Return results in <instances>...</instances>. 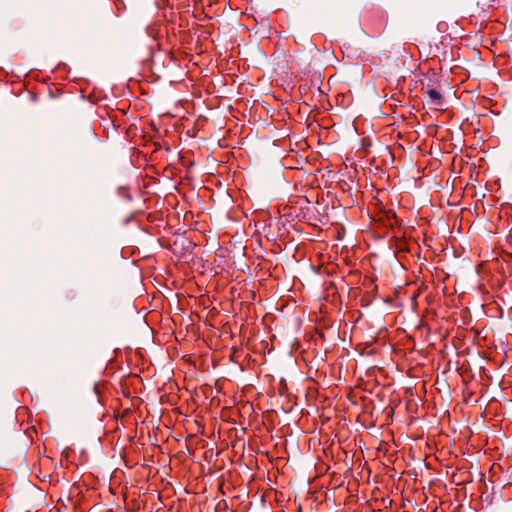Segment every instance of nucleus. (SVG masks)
I'll list each match as a JSON object with an SVG mask.
<instances>
[{"mask_svg": "<svg viewBox=\"0 0 512 512\" xmlns=\"http://www.w3.org/2000/svg\"><path fill=\"white\" fill-rule=\"evenodd\" d=\"M364 25L372 36L382 34L387 25V15L379 8H373L365 12Z\"/></svg>", "mask_w": 512, "mask_h": 512, "instance_id": "1", "label": "nucleus"}, {"mask_svg": "<svg viewBox=\"0 0 512 512\" xmlns=\"http://www.w3.org/2000/svg\"><path fill=\"white\" fill-rule=\"evenodd\" d=\"M426 95L429 97L430 105H433L435 107H441L443 104V97L441 93L436 89H428L426 92Z\"/></svg>", "mask_w": 512, "mask_h": 512, "instance_id": "2", "label": "nucleus"}]
</instances>
